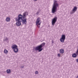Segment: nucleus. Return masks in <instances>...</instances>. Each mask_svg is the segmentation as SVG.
Wrapping results in <instances>:
<instances>
[{"label":"nucleus","mask_w":78,"mask_h":78,"mask_svg":"<svg viewBox=\"0 0 78 78\" xmlns=\"http://www.w3.org/2000/svg\"><path fill=\"white\" fill-rule=\"evenodd\" d=\"M59 6V4L58 3V1L54 0L53 6L52 9V12L53 14H55L57 11L58 7Z\"/></svg>","instance_id":"2"},{"label":"nucleus","mask_w":78,"mask_h":78,"mask_svg":"<svg viewBox=\"0 0 78 78\" xmlns=\"http://www.w3.org/2000/svg\"><path fill=\"white\" fill-rule=\"evenodd\" d=\"M26 14L27 12H25L23 14V15L21 14H19L18 16L19 17L21 18V20L23 24L25 25L27 24V19L26 18L27 17Z\"/></svg>","instance_id":"1"},{"label":"nucleus","mask_w":78,"mask_h":78,"mask_svg":"<svg viewBox=\"0 0 78 78\" xmlns=\"http://www.w3.org/2000/svg\"><path fill=\"white\" fill-rule=\"evenodd\" d=\"M8 38L6 37L5 39H4V41H5L6 42H7L8 41Z\"/></svg>","instance_id":"16"},{"label":"nucleus","mask_w":78,"mask_h":78,"mask_svg":"<svg viewBox=\"0 0 78 78\" xmlns=\"http://www.w3.org/2000/svg\"><path fill=\"white\" fill-rule=\"evenodd\" d=\"M16 21H18L16 23V26H17V27H19V26H20V25H21V22H22V20H21V18L20 17H18V16L16 18H15Z\"/></svg>","instance_id":"4"},{"label":"nucleus","mask_w":78,"mask_h":78,"mask_svg":"<svg viewBox=\"0 0 78 78\" xmlns=\"http://www.w3.org/2000/svg\"><path fill=\"white\" fill-rule=\"evenodd\" d=\"M6 72L7 73L9 74V73H11V70H10V69H8L7 70Z\"/></svg>","instance_id":"13"},{"label":"nucleus","mask_w":78,"mask_h":78,"mask_svg":"<svg viewBox=\"0 0 78 78\" xmlns=\"http://www.w3.org/2000/svg\"><path fill=\"white\" fill-rule=\"evenodd\" d=\"M8 51L6 49H4V53H5L6 55H7L8 54Z\"/></svg>","instance_id":"14"},{"label":"nucleus","mask_w":78,"mask_h":78,"mask_svg":"<svg viewBox=\"0 0 78 78\" xmlns=\"http://www.w3.org/2000/svg\"><path fill=\"white\" fill-rule=\"evenodd\" d=\"M38 71H36L35 72V74H38Z\"/></svg>","instance_id":"18"},{"label":"nucleus","mask_w":78,"mask_h":78,"mask_svg":"<svg viewBox=\"0 0 78 78\" xmlns=\"http://www.w3.org/2000/svg\"><path fill=\"white\" fill-rule=\"evenodd\" d=\"M40 11H41V9H39L38 10V11L36 13V14H37V15H38Z\"/></svg>","instance_id":"15"},{"label":"nucleus","mask_w":78,"mask_h":78,"mask_svg":"<svg viewBox=\"0 0 78 78\" xmlns=\"http://www.w3.org/2000/svg\"><path fill=\"white\" fill-rule=\"evenodd\" d=\"M45 45V43L44 42L43 43L41 44L35 48V50H36V51L38 50L39 52L43 50V48H42Z\"/></svg>","instance_id":"3"},{"label":"nucleus","mask_w":78,"mask_h":78,"mask_svg":"<svg viewBox=\"0 0 78 78\" xmlns=\"http://www.w3.org/2000/svg\"><path fill=\"white\" fill-rule=\"evenodd\" d=\"M11 20V19H10V18L9 17H7L6 19L5 20L6 21V22H9V21Z\"/></svg>","instance_id":"11"},{"label":"nucleus","mask_w":78,"mask_h":78,"mask_svg":"<svg viewBox=\"0 0 78 78\" xmlns=\"http://www.w3.org/2000/svg\"><path fill=\"white\" fill-rule=\"evenodd\" d=\"M41 18L40 17H38L36 21V25H37L38 28H40V26H41Z\"/></svg>","instance_id":"6"},{"label":"nucleus","mask_w":78,"mask_h":78,"mask_svg":"<svg viewBox=\"0 0 78 78\" xmlns=\"http://www.w3.org/2000/svg\"><path fill=\"white\" fill-rule=\"evenodd\" d=\"M58 57H61V55L60 54H58Z\"/></svg>","instance_id":"17"},{"label":"nucleus","mask_w":78,"mask_h":78,"mask_svg":"<svg viewBox=\"0 0 78 78\" xmlns=\"http://www.w3.org/2000/svg\"><path fill=\"white\" fill-rule=\"evenodd\" d=\"M64 49H61L60 50V53H62H62H64Z\"/></svg>","instance_id":"12"},{"label":"nucleus","mask_w":78,"mask_h":78,"mask_svg":"<svg viewBox=\"0 0 78 78\" xmlns=\"http://www.w3.org/2000/svg\"><path fill=\"white\" fill-rule=\"evenodd\" d=\"M24 66H23L21 67V68H22V69H23V68H24Z\"/></svg>","instance_id":"19"},{"label":"nucleus","mask_w":78,"mask_h":78,"mask_svg":"<svg viewBox=\"0 0 78 78\" xmlns=\"http://www.w3.org/2000/svg\"><path fill=\"white\" fill-rule=\"evenodd\" d=\"M15 51H17V50L16 49L15 50Z\"/></svg>","instance_id":"22"},{"label":"nucleus","mask_w":78,"mask_h":78,"mask_svg":"<svg viewBox=\"0 0 78 78\" xmlns=\"http://www.w3.org/2000/svg\"><path fill=\"white\" fill-rule=\"evenodd\" d=\"M57 19H58L57 17L55 16L52 20V25H53V27L54 26L55 24V23L56 22V21H57Z\"/></svg>","instance_id":"7"},{"label":"nucleus","mask_w":78,"mask_h":78,"mask_svg":"<svg viewBox=\"0 0 78 78\" xmlns=\"http://www.w3.org/2000/svg\"><path fill=\"white\" fill-rule=\"evenodd\" d=\"M35 2H36L37 1V0H34Z\"/></svg>","instance_id":"21"},{"label":"nucleus","mask_w":78,"mask_h":78,"mask_svg":"<svg viewBox=\"0 0 78 78\" xmlns=\"http://www.w3.org/2000/svg\"><path fill=\"white\" fill-rule=\"evenodd\" d=\"M77 7L76 6H74V8L73 9L72 11H71L70 12V14H74L77 11Z\"/></svg>","instance_id":"9"},{"label":"nucleus","mask_w":78,"mask_h":78,"mask_svg":"<svg viewBox=\"0 0 78 78\" xmlns=\"http://www.w3.org/2000/svg\"><path fill=\"white\" fill-rule=\"evenodd\" d=\"M72 56L73 58H76L77 56V54H76V53H74L72 54Z\"/></svg>","instance_id":"10"},{"label":"nucleus","mask_w":78,"mask_h":78,"mask_svg":"<svg viewBox=\"0 0 78 78\" xmlns=\"http://www.w3.org/2000/svg\"><path fill=\"white\" fill-rule=\"evenodd\" d=\"M17 46L15 44L13 45L12 46V48L14 53H17L18 52L19 49L17 48Z\"/></svg>","instance_id":"5"},{"label":"nucleus","mask_w":78,"mask_h":78,"mask_svg":"<svg viewBox=\"0 0 78 78\" xmlns=\"http://www.w3.org/2000/svg\"><path fill=\"white\" fill-rule=\"evenodd\" d=\"M76 61L78 63V59H76Z\"/></svg>","instance_id":"20"},{"label":"nucleus","mask_w":78,"mask_h":78,"mask_svg":"<svg viewBox=\"0 0 78 78\" xmlns=\"http://www.w3.org/2000/svg\"><path fill=\"white\" fill-rule=\"evenodd\" d=\"M65 39H66V35H62V37L60 40V42H62V43H64Z\"/></svg>","instance_id":"8"}]
</instances>
